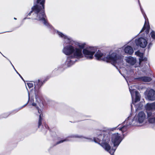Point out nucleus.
I'll list each match as a JSON object with an SVG mask.
<instances>
[{"label":"nucleus","instance_id":"obj_4","mask_svg":"<svg viewBox=\"0 0 155 155\" xmlns=\"http://www.w3.org/2000/svg\"><path fill=\"white\" fill-rule=\"evenodd\" d=\"M97 59L98 60H104L107 61H110L113 63H119L123 60L124 56L118 51L109 54L105 57V54L98 50L94 55Z\"/></svg>","mask_w":155,"mask_h":155},{"label":"nucleus","instance_id":"obj_27","mask_svg":"<svg viewBox=\"0 0 155 155\" xmlns=\"http://www.w3.org/2000/svg\"><path fill=\"white\" fill-rule=\"evenodd\" d=\"M41 0H37V2L38 4L39 3L40 1H41Z\"/></svg>","mask_w":155,"mask_h":155},{"label":"nucleus","instance_id":"obj_2","mask_svg":"<svg viewBox=\"0 0 155 155\" xmlns=\"http://www.w3.org/2000/svg\"><path fill=\"white\" fill-rule=\"evenodd\" d=\"M116 127L111 129L104 128L103 130H98L97 132V137L94 138V141L100 145L105 150L108 151L111 155H114L117 148L122 140L123 139L121 135L118 133L111 135V142L114 146L111 149L109 144L111 131L116 129Z\"/></svg>","mask_w":155,"mask_h":155},{"label":"nucleus","instance_id":"obj_24","mask_svg":"<svg viewBox=\"0 0 155 155\" xmlns=\"http://www.w3.org/2000/svg\"><path fill=\"white\" fill-rule=\"evenodd\" d=\"M150 35L153 38L155 39V32L154 31H152L151 32Z\"/></svg>","mask_w":155,"mask_h":155},{"label":"nucleus","instance_id":"obj_7","mask_svg":"<svg viewBox=\"0 0 155 155\" xmlns=\"http://www.w3.org/2000/svg\"><path fill=\"white\" fill-rule=\"evenodd\" d=\"M131 113L130 115L124 122V123H126L125 125L123 126L119 129L122 132L126 130L127 126L131 125L134 126L133 125L134 122H135V121H134V118L132 119L131 118Z\"/></svg>","mask_w":155,"mask_h":155},{"label":"nucleus","instance_id":"obj_31","mask_svg":"<svg viewBox=\"0 0 155 155\" xmlns=\"http://www.w3.org/2000/svg\"><path fill=\"white\" fill-rule=\"evenodd\" d=\"M45 128H46V129H47V127H48V126H46V125H45Z\"/></svg>","mask_w":155,"mask_h":155},{"label":"nucleus","instance_id":"obj_8","mask_svg":"<svg viewBox=\"0 0 155 155\" xmlns=\"http://www.w3.org/2000/svg\"><path fill=\"white\" fill-rule=\"evenodd\" d=\"M34 83L35 98L37 99L38 98V95L39 94V89L43 85V83L40 80H38V81L34 82Z\"/></svg>","mask_w":155,"mask_h":155},{"label":"nucleus","instance_id":"obj_13","mask_svg":"<svg viewBox=\"0 0 155 155\" xmlns=\"http://www.w3.org/2000/svg\"><path fill=\"white\" fill-rule=\"evenodd\" d=\"M147 116L148 120L150 123L153 124L155 123V112L151 113L147 112Z\"/></svg>","mask_w":155,"mask_h":155},{"label":"nucleus","instance_id":"obj_6","mask_svg":"<svg viewBox=\"0 0 155 155\" xmlns=\"http://www.w3.org/2000/svg\"><path fill=\"white\" fill-rule=\"evenodd\" d=\"M146 117L143 111L140 112L137 116L134 117V120L133 125L135 126H139L138 124H141L144 121Z\"/></svg>","mask_w":155,"mask_h":155},{"label":"nucleus","instance_id":"obj_29","mask_svg":"<svg viewBox=\"0 0 155 155\" xmlns=\"http://www.w3.org/2000/svg\"><path fill=\"white\" fill-rule=\"evenodd\" d=\"M152 45V44H151V43H150L149 45V46L150 47V46H151Z\"/></svg>","mask_w":155,"mask_h":155},{"label":"nucleus","instance_id":"obj_19","mask_svg":"<svg viewBox=\"0 0 155 155\" xmlns=\"http://www.w3.org/2000/svg\"><path fill=\"white\" fill-rule=\"evenodd\" d=\"M132 100V103L133 104L135 105V103H136L140 100V95L139 92H136L135 95V99L134 101H133V99Z\"/></svg>","mask_w":155,"mask_h":155},{"label":"nucleus","instance_id":"obj_35","mask_svg":"<svg viewBox=\"0 0 155 155\" xmlns=\"http://www.w3.org/2000/svg\"><path fill=\"white\" fill-rule=\"evenodd\" d=\"M13 68H14V69L15 70V71L16 70L15 69V68L14 67Z\"/></svg>","mask_w":155,"mask_h":155},{"label":"nucleus","instance_id":"obj_9","mask_svg":"<svg viewBox=\"0 0 155 155\" xmlns=\"http://www.w3.org/2000/svg\"><path fill=\"white\" fill-rule=\"evenodd\" d=\"M138 2L139 4L140 9L141 12L144 18L145 19V20H146V18L147 17V16L145 14V13L144 12V11L143 8H142L141 5H140V2L139 0H138ZM146 23V21H145V24L143 26V27L142 28V29L140 31V33L142 32L143 31L145 30H146L145 31V32H146V34H148V33L149 32V29H150V26L149 25H146L145 24Z\"/></svg>","mask_w":155,"mask_h":155},{"label":"nucleus","instance_id":"obj_33","mask_svg":"<svg viewBox=\"0 0 155 155\" xmlns=\"http://www.w3.org/2000/svg\"><path fill=\"white\" fill-rule=\"evenodd\" d=\"M14 19H15V20H16L17 19L16 18H14Z\"/></svg>","mask_w":155,"mask_h":155},{"label":"nucleus","instance_id":"obj_25","mask_svg":"<svg viewBox=\"0 0 155 155\" xmlns=\"http://www.w3.org/2000/svg\"><path fill=\"white\" fill-rule=\"evenodd\" d=\"M17 73L19 75V76L21 78V79L24 81V80L22 77L21 76V75L17 72L16 71Z\"/></svg>","mask_w":155,"mask_h":155},{"label":"nucleus","instance_id":"obj_23","mask_svg":"<svg viewBox=\"0 0 155 155\" xmlns=\"http://www.w3.org/2000/svg\"><path fill=\"white\" fill-rule=\"evenodd\" d=\"M27 84L29 88H30L33 87V84L31 82L27 83Z\"/></svg>","mask_w":155,"mask_h":155},{"label":"nucleus","instance_id":"obj_36","mask_svg":"<svg viewBox=\"0 0 155 155\" xmlns=\"http://www.w3.org/2000/svg\"><path fill=\"white\" fill-rule=\"evenodd\" d=\"M3 55V56H4V57H5L4 56V55H3Z\"/></svg>","mask_w":155,"mask_h":155},{"label":"nucleus","instance_id":"obj_16","mask_svg":"<svg viewBox=\"0 0 155 155\" xmlns=\"http://www.w3.org/2000/svg\"><path fill=\"white\" fill-rule=\"evenodd\" d=\"M125 60L126 62L131 65H134L137 61L136 58L131 56L126 57L125 59Z\"/></svg>","mask_w":155,"mask_h":155},{"label":"nucleus","instance_id":"obj_3","mask_svg":"<svg viewBox=\"0 0 155 155\" xmlns=\"http://www.w3.org/2000/svg\"><path fill=\"white\" fill-rule=\"evenodd\" d=\"M45 0H42L40 3L41 6L37 5H34L31 8V10L28 14V16H30L33 12L34 18L33 19L38 20L42 22L47 28H51L52 26L48 22L45 18L46 16L44 12Z\"/></svg>","mask_w":155,"mask_h":155},{"label":"nucleus","instance_id":"obj_18","mask_svg":"<svg viewBox=\"0 0 155 155\" xmlns=\"http://www.w3.org/2000/svg\"><path fill=\"white\" fill-rule=\"evenodd\" d=\"M124 51L125 53L129 54H131L134 52V50L132 48L128 45L127 46L124 48Z\"/></svg>","mask_w":155,"mask_h":155},{"label":"nucleus","instance_id":"obj_17","mask_svg":"<svg viewBox=\"0 0 155 155\" xmlns=\"http://www.w3.org/2000/svg\"><path fill=\"white\" fill-rule=\"evenodd\" d=\"M135 79L140 81H142L145 82H150L152 80L150 77L147 76L141 77L136 78Z\"/></svg>","mask_w":155,"mask_h":155},{"label":"nucleus","instance_id":"obj_11","mask_svg":"<svg viewBox=\"0 0 155 155\" xmlns=\"http://www.w3.org/2000/svg\"><path fill=\"white\" fill-rule=\"evenodd\" d=\"M28 101L27 103L25 105H24V106H22L21 107H20V108L17 109L15 110H14V111H15L16 112H18L19 110L21 109L22 108L24 107L27 104L29 103V104H31L32 106L35 107L37 109V110H38V112L40 114L41 112V111L40 110H39V108L38 107H37V104L33 102V100H31L29 101L30 100V96H29V92H28Z\"/></svg>","mask_w":155,"mask_h":155},{"label":"nucleus","instance_id":"obj_26","mask_svg":"<svg viewBox=\"0 0 155 155\" xmlns=\"http://www.w3.org/2000/svg\"><path fill=\"white\" fill-rule=\"evenodd\" d=\"M142 58V60L141 59V62L142 61H145V60H146V59H143V58H142Z\"/></svg>","mask_w":155,"mask_h":155},{"label":"nucleus","instance_id":"obj_22","mask_svg":"<svg viewBox=\"0 0 155 155\" xmlns=\"http://www.w3.org/2000/svg\"><path fill=\"white\" fill-rule=\"evenodd\" d=\"M41 114H40V115H39V118L38 123V128L40 126H41L42 124V118L41 117Z\"/></svg>","mask_w":155,"mask_h":155},{"label":"nucleus","instance_id":"obj_30","mask_svg":"<svg viewBox=\"0 0 155 155\" xmlns=\"http://www.w3.org/2000/svg\"><path fill=\"white\" fill-rule=\"evenodd\" d=\"M131 110H132V104L131 105Z\"/></svg>","mask_w":155,"mask_h":155},{"label":"nucleus","instance_id":"obj_10","mask_svg":"<svg viewBox=\"0 0 155 155\" xmlns=\"http://www.w3.org/2000/svg\"><path fill=\"white\" fill-rule=\"evenodd\" d=\"M136 45L137 46H140L142 48H145L147 44V40L143 38H139L135 40Z\"/></svg>","mask_w":155,"mask_h":155},{"label":"nucleus","instance_id":"obj_12","mask_svg":"<svg viewBox=\"0 0 155 155\" xmlns=\"http://www.w3.org/2000/svg\"><path fill=\"white\" fill-rule=\"evenodd\" d=\"M69 137H73V138H84L86 139H88L89 140V141H93V140L91 138H89L87 137H84L82 136H79L78 135H72L70 136L69 137H68L67 138H65L64 140H60L56 144V145L59 144V143H61L64 142L68 141H71V140L69 139Z\"/></svg>","mask_w":155,"mask_h":155},{"label":"nucleus","instance_id":"obj_37","mask_svg":"<svg viewBox=\"0 0 155 155\" xmlns=\"http://www.w3.org/2000/svg\"><path fill=\"white\" fill-rule=\"evenodd\" d=\"M0 53H1V52H0Z\"/></svg>","mask_w":155,"mask_h":155},{"label":"nucleus","instance_id":"obj_34","mask_svg":"<svg viewBox=\"0 0 155 155\" xmlns=\"http://www.w3.org/2000/svg\"><path fill=\"white\" fill-rule=\"evenodd\" d=\"M13 68H14V69L15 70V71L16 70L15 69V68L14 67Z\"/></svg>","mask_w":155,"mask_h":155},{"label":"nucleus","instance_id":"obj_20","mask_svg":"<svg viewBox=\"0 0 155 155\" xmlns=\"http://www.w3.org/2000/svg\"><path fill=\"white\" fill-rule=\"evenodd\" d=\"M129 91L131 94V97L132 99L134 98V94L136 95V92H138V91H136V90L134 89H132V87L131 86L130 87H129Z\"/></svg>","mask_w":155,"mask_h":155},{"label":"nucleus","instance_id":"obj_28","mask_svg":"<svg viewBox=\"0 0 155 155\" xmlns=\"http://www.w3.org/2000/svg\"><path fill=\"white\" fill-rule=\"evenodd\" d=\"M9 62H10L11 64V65H12V66L13 67V68L14 67V66L13 65V64H12V63L10 61H9Z\"/></svg>","mask_w":155,"mask_h":155},{"label":"nucleus","instance_id":"obj_14","mask_svg":"<svg viewBox=\"0 0 155 155\" xmlns=\"http://www.w3.org/2000/svg\"><path fill=\"white\" fill-rule=\"evenodd\" d=\"M145 108L147 114L148 111H149L151 113L155 112L153 111V110L155 109V102L147 103L145 106Z\"/></svg>","mask_w":155,"mask_h":155},{"label":"nucleus","instance_id":"obj_21","mask_svg":"<svg viewBox=\"0 0 155 155\" xmlns=\"http://www.w3.org/2000/svg\"><path fill=\"white\" fill-rule=\"evenodd\" d=\"M135 54L137 56L140 57L141 58L139 59L140 63L141 60H142V58L143 57V53H141L139 51H136L135 52Z\"/></svg>","mask_w":155,"mask_h":155},{"label":"nucleus","instance_id":"obj_1","mask_svg":"<svg viewBox=\"0 0 155 155\" xmlns=\"http://www.w3.org/2000/svg\"><path fill=\"white\" fill-rule=\"evenodd\" d=\"M55 31L59 37L64 39V48L62 51L65 54L69 55L67 58L66 64L68 67H70L77 61L78 59L83 57L82 49L84 48L85 44L75 42L62 33L57 30Z\"/></svg>","mask_w":155,"mask_h":155},{"label":"nucleus","instance_id":"obj_32","mask_svg":"<svg viewBox=\"0 0 155 155\" xmlns=\"http://www.w3.org/2000/svg\"><path fill=\"white\" fill-rule=\"evenodd\" d=\"M27 18H24V20H25V19H26Z\"/></svg>","mask_w":155,"mask_h":155},{"label":"nucleus","instance_id":"obj_5","mask_svg":"<svg viewBox=\"0 0 155 155\" xmlns=\"http://www.w3.org/2000/svg\"><path fill=\"white\" fill-rule=\"evenodd\" d=\"M96 50V48L90 47L84 49L83 50L82 54H84L85 57L87 59H91L93 58V55Z\"/></svg>","mask_w":155,"mask_h":155},{"label":"nucleus","instance_id":"obj_15","mask_svg":"<svg viewBox=\"0 0 155 155\" xmlns=\"http://www.w3.org/2000/svg\"><path fill=\"white\" fill-rule=\"evenodd\" d=\"M147 99L150 101H153L155 100V91L152 89H150L147 94Z\"/></svg>","mask_w":155,"mask_h":155}]
</instances>
